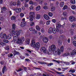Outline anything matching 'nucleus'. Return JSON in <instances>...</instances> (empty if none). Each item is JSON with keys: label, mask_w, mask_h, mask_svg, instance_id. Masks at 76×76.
Instances as JSON below:
<instances>
[{"label": "nucleus", "mask_w": 76, "mask_h": 76, "mask_svg": "<svg viewBox=\"0 0 76 76\" xmlns=\"http://www.w3.org/2000/svg\"><path fill=\"white\" fill-rule=\"evenodd\" d=\"M73 18V17L72 16H70L69 17V21H70V22H71V20H72V19H74V18Z\"/></svg>", "instance_id": "nucleus-41"}, {"label": "nucleus", "mask_w": 76, "mask_h": 76, "mask_svg": "<svg viewBox=\"0 0 76 76\" xmlns=\"http://www.w3.org/2000/svg\"><path fill=\"white\" fill-rule=\"evenodd\" d=\"M39 47H40V44L38 42H37L35 45V49L37 50H38L39 48Z\"/></svg>", "instance_id": "nucleus-6"}, {"label": "nucleus", "mask_w": 76, "mask_h": 76, "mask_svg": "<svg viewBox=\"0 0 76 76\" xmlns=\"http://www.w3.org/2000/svg\"><path fill=\"white\" fill-rule=\"evenodd\" d=\"M73 44L74 46L76 47V41H74L73 42Z\"/></svg>", "instance_id": "nucleus-58"}, {"label": "nucleus", "mask_w": 76, "mask_h": 76, "mask_svg": "<svg viewBox=\"0 0 76 76\" xmlns=\"http://www.w3.org/2000/svg\"><path fill=\"white\" fill-rule=\"evenodd\" d=\"M11 37L12 36H11V35H9L7 37V39H10Z\"/></svg>", "instance_id": "nucleus-34"}, {"label": "nucleus", "mask_w": 76, "mask_h": 76, "mask_svg": "<svg viewBox=\"0 0 76 76\" xmlns=\"http://www.w3.org/2000/svg\"><path fill=\"white\" fill-rule=\"evenodd\" d=\"M2 37L4 38V39H7V36L5 34H3L2 35Z\"/></svg>", "instance_id": "nucleus-26"}, {"label": "nucleus", "mask_w": 76, "mask_h": 76, "mask_svg": "<svg viewBox=\"0 0 76 76\" xmlns=\"http://www.w3.org/2000/svg\"><path fill=\"white\" fill-rule=\"evenodd\" d=\"M61 41H60V40H59L58 41V44L59 45H60L61 44Z\"/></svg>", "instance_id": "nucleus-63"}, {"label": "nucleus", "mask_w": 76, "mask_h": 76, "mask_svg": "<svg viewBox=\"0 0 76 76\" xmlns=\"http://www.w3.org/2000/svg\"><path fill=\"white\" fill-rule=\"evenodd\" d=\"M51 10L52 12L56 10V7L55 6H52L51 8Z\"/></svg>", "instance_id": "nucleus-21"}, {"label": "nucleus", "mask_w": 76, "mask_h": 76, "mask_svg": "<svg viewBox=\"0 0 76 76\" xmlns=\"http://www.w3.org/2000/svg\"><path fill=\"white\" fill-rule=\"evenodd\" d=\"M29 30L30 31H33L34 30V29L33 28H29Z\"/></svg>", "instance_id": "nucleus-56"}, {"label": "nucleus", "mask_w": 76, "mask_h": 76, "mask_svg": "<svg viewBox=\"0 0 76 76\" xmlns=\"http://www.w3.org/2000/svg\"><path fill=\"white\" fill-rule=\"evenodd\" d=\"M71 7L72 9H73V10H75V9H76V6L74 5H72L71 6Z\"/></svg>", "instance_id": "nucleus-28"}, {"label": "nucleus", "mask_w": 76, "mask_h": 76, "mask_svg": "<svg viewBox=\"0 0 76 76\" xmlns=\"http://www.w3.org/2000/svg\"><path fill=\"white\" fill-rule=\"evenodd\" d=\"M53 61L54 62H56V63H57L58 64H59V63H60V61H57L56 60H53Z\"/></svg>", "instance_id": "nucleus-44"}, {"label": "nucleus", "mask_w": 76, "mask_h": 76, "mask_svg": "<svg viewBox=\"0 0 76 76\" xmlns=\"http://www.w3.org/2000/svg\"><path fill=\"white\" fill-rule=\"evenodd\" d=\"M53 54L54 56H57V54H58L59 56H60V55L61 54V51L60 49H58V52L57 51H55V52L53 53Z\"/></svg>", "instance_id": "nucleus-5"}, {"label": "nucleus", "mask_w": 76, "mask_h": 76, "mask_svg": "<svg viewBox=\"0 0 76 76\" xmlns=\"http://www.w3.org/2000/svg\"><path fill=\"white\" fill-rule=\"evenodd\" d=\"M23 70V69L22 68H19L18 70L17 71L18 72H21V71H22Z\"/></svg>", "instance_id": "nucleus-46"}, {"label": "nucleus", "mask_w": 76, "mask_h": 76, "mask_svg": "<svg viewBox=\"0 0 76 76\" xmlns=\"http://www.w3.org/2000/svg\"><path fill=\"white\" fill-rule=\"evenodd\" d=\"M34 25V22H31L30 25L31 26H33Z\"/></svg>", "instance_id": "nucleus-47"}, {"label": "nucleus", "mask_w": 76, "mask_h": 76, "mask_svg": "<svg viewBox=\"0 0 76 76\" xmlns=\"http://www.w3.org/2000/svg\"><path fill=\"white\" fill-rule=\"evenodd\" d=\"M74 54H76V51L75 50H73V53H71V56H74Z\"/></svg>", "instance_id": "nucleus-20"}, {"label": "nucleus", "mask_w": 76, "mask_h": 76, "mask_svg": "<svg viewBox=\"0 0 76 76\" xmlns=\"http://www.w3.org/2000/svg\"><path fill=\"white\" fill-rule=\"evenodd\" d=\"M25 40V38L23 37H21V38L20 37H18L16 42L19 44H22L23 42H24Z\"/></svg>", "instance_id": "nucleus-1"}, {"label": "nucleus", "mask_w": 76, "mask_h": 76, "mask_svg": "<svg viewBox=\"0 0 76 76\" xmlns=\"http://www.w3.org/2000/svg\"><path fill=\"white\" fill-rule=\"evenodd\" d=\"M41 18V15L39 14H37L36 15V19H39Z\"/></svg>", "instance_id": "nucleus-22"}, {"label": "nucleus", "mask_w": 76, "mask_h": 76, "mask_svg": "<svg viewBox=\"0 0 76 76\" xmlns=\"http://www.w3.org/2000/svg\"><path fill=\"white\" fill-rule=\"evenodd\" d=\"M11 19L12 20H15L16 19V17L15 16H12L11 18Z\"/></svg>", "instance_id": "nucleus-31"}, {"label": "nucleus", "mask_w": 76, "mask_h": 76, "mask_svg": "<svg viewBox=\"0 0 76 76\" xmlns=\"http://www.w3.org/2000/svg\"><path fill=\"white\" fill-rule=\"evenodd\" d=\"M63 15L64 16H66L67 15V13L65 12H64L63 13Z\"/></svg>", "instance_id": "nucleus-59"}, {"label": "nucleus", "mask_w": 76, "mask_h": 76, "mask_svg": "<svg viewBox=\"0 0 76 76\" xmlns=\"http://www.w3.org/2000/svg\"><path fill=\"white\" fill-rule=\"evenodd\" d=\"M15 35L14 36V41H16L18 40V37L17 36L15 35Z\"/></svg>", "instance_id": "nucleus-23"}, {"label": "nucleus", "mask_w": 76, "mask_h": 76, "mask_svg": "<svg viewBox=\"0 0 76 76\" xmlns=\"http://www.w3.org/2000/svg\"><path fill=\"white\" fill-rule=\"evenodd\" d=\"M29 3L30 4H33L34 3L32 1H29Z\"/></svg>", "instance_id": "nucleus-61"}, {"label": "nucleus", "mask_w": 76, "mask_h": 76, "mask_svg": "<svg viewBox=\"0 0 76 76\" xmlns=\"http://www.w3.org/2000/svg\"><path fill=\"white\" fill-rule=\"evenodd\" d=\"M50 20H48V21L47 23H46V24L47 25H50Z\"/></svg>", "instance_id": "nucleus-64"}, {"label": "nucleus", "mask_w": 76, "mask_h": 76, "mask_svg": "<svg viewBox=\"0 0 76 76\" xmlns=\"http://www.w3.org/2000/svg\"><path fill=\"white\" fill-rule=\"evenodd\" d=\"M31 47H33L34 48H35V42L34 40H33L31 43Z\"/></svg>", "instance_id": "nucleus-12"}, {"label": "nucleus", "mask_w": 76, "mask_h": 76, "mask_svg": "<svg viewBox=\"0 0 76 76\" xmlns=\"http://www.w3.org/2000/svg\"><path fill=\"white\" fill-rule=\"evenodd\" d=\"M34 32L35 34H37V31L35 29H34L33 31Z\"/></svg>", "instance_id": "nucleus-52"}, {"label": "nucleus", "mask_w": 76, "mask_h": 76, "mask_svg": "<svg viewBox=\"0 0 76 76\" xmlns=\"http://www.w3.org/2000/svg\"><path fill=\"white\" fill-rule=\"evenodd\" d=\"M14 52L15 54V55H16V54H19V52H17L15 50H14Z\"/></svg>", "instance_id": "nucleus-51"}, {"label": "nucleus", "mask_w": 76, "mask_h": 76, "mask_svg": "<svg viewBox=\"0 0 76 76\" xmlns=\"http://www.w3.org/2000/svg\"><path fill=\"white\" fill-rule=\"evenodd\" d=\"M16 29V24H12V31L13 34H15V29Z\"/></svg>", "instance_id": "nucleus-4"}, {"label": "nucleus", "mask_w": 76, "mask_h": 76, "mask_svg": "<svg viewBox=\"0 0 76 76\" xmlns=\"http://www.w3.org/2000/svg\"><path fill=\"white\" fill-rule=\"evenodd\" d=\"M5 49L9 51V50H10V48H9V46H6V47H5Z\"/></svg>", "instance_id": "nucleus-40"}, {"label": "nucleus", "mask_w": 76, "mask_h": 76, "mask_svg": "<svg viewBox=\"0 0 76 76\" xmlns=\"http://www.w3.org/2000/svg\"><path fill=\"white\" fill-rule=\"evenodd\" d=\"M34 17H29V20L30 21H33V19Z\"/></svg>", "instance_id": "nucleus-45"}, {"label": "nucleus", "mask_w": 76, "mask_h": 76, "mask_svg": "<svg viewBox=\"0 0 76 76\" xmlns=\"http://www.w3.org/2000/svg\"><path fill=\"white\" fill-rule=\"evenodd\" d=\"M76 26V24H75V23H73L72 24V27L73 28H74L75 26Z\"/></svg>", "instance_id": "nucleus-53"}, {"label": "nucleus", "mask_w": 76, "mask_h": 76, "mask_svg": "<svg viewBox=\"0 0 76 76\" xmlns=\"http://www.w3.org/2000/svg\"><path fill=\"white\" fill-rule=\"evenodd\" d=\"M38 63L39 64H47V63L45 62H43L42 61H39Z\"/></svg>", "instance_id": "nucleus-27"}, {"label": "nucleus", "mask_w": 76, "mask_h": 76, "mask_svg": "<svg viewBox=\"0 0 76 76\" xmlns=\"http://www.w3.org/2000/svg\"><path fill=\"white\" fill-rule=\"evenodd\" d=\"M7 10V8H6V7H3L2 9H1V13H3L4 12L3 11H6Z\"/></svg>", "instance_id": "nucleus-17"}, {"label": "nucleus", "mask_w": 76, "mask_h": 76, "mask_svg": "<svg viewBox=\"0 0 76 76\" xmlns=\"http://www.w3.org/2000/svg\"><path fill=\"white\" fill-rule=\"evenodd\" d=\"M13 55L12 53H10L8 55V57H13Z\"/></svg>", "instance_id": "nucleus-36"}, {"label": "nucleus", "mask_w": 76, "mask_h": 76, "mask_svg": "<svg viewBox=\"0 0 76 76\" xmlns=\"http://www.w3.org/2000/svg\"><path fill=\"white\" fill-rule=\"evenodd\" d=\"M67 7H67V5H64L63 7V10H66V9H67Z\"/></svg>", "instance_id": "nucleus-37"}, {"label": "nucleus", "mask_w": 76, "mask_h": 76, "mask_svg": "<svg viewBox=\"0 0 76 76\" xmlns=\"http://www.w3.org/2000/svg\"><path fill=\"white\" fill-rule=\"evenodd\" d=\"M56 32H59L60 34H62L63 33V30H59V29H58L57 30H56Z\"/></svg>", "instance_id": "nucleus-25"}, {"label": "nucleus", "mask_w": 76, "mask_h": 76, "mask_svg": "<svg viewBox=\"0 0 76 76\" xmlns=\"http://www.w3.org/2000/svg\"><path fill=\"white\" fill-rule=\"evenodd\" d=\"M32 18L35 17V13L34 12H30V16Z\"/></svg>", "instance_id": "nucleus-13"}, {"label": "nucleus", "mask_w": 76, "mask_h": 76, "mask_svg": "<svg viewBox=\"0 0 76 76\" xmlns=\"http://www.w3.org/2000/svg\"><path fill=\"white\" fill-rule=\"evenodd\" d=\"M45 31V30H44V28H42L41 30V32H42V33H44Z\"/></svg>", "instance_id": "nucleus-62"}, {"label": "nucleus", "mask_w": 76, "mask_h": 76, "mask_svg": "<svg viewBox=\"0 0 76 76\" xmlns=\"http://www.w3.org/2000/svg\"><path fill=\"white\" fill-rule=\"evenodd\" d=\"M21 4V3H20V1H18L17 4V6H20Z\"/></svg>", "instance_id": "nucleus-30"}, {"label": "nucleus", "mask_w": 76, "mask_h": 76, "mask_svg": "<svg viewBox=\"0 0 76 76\" xmlns=\"http://www.w3.org/2000/svg\"><path fill=\"white\" fill-rule=\"evenodd\" d=\"M56 73L57 74H58V75H60L61 76H64V75H61V73H62V72H56Z\"/></svg>", "instance_id": "nucleus-49"}, {"label": "nucleus", "mask_w": 76, "mask_h": 76, "mask_svg": "<svg viewBox=\"0 0 76 76\" xmlns=\"http://www.w3.org/2000/svg\"><path fill=\"white\" fill-rule=\"evenodd\" d=\"M70 3L73 4H75L76 3L75 0H71L70 1Z\"/></svg>", "instance_id": "nucleus-24"}, {"label": "nucleus", "mask_w": 76, "mask_h": 76, "mask_svg": "<svg viewBox=\"0 0 76 76\" xmlns=\"http://www.w3.org/2000/svg\"><path fill=\"white\" fill-rule=\"evenodd\" d=\"M41 9V6L40 5H38L36 8V11H39Z\"/></svg>", "instance_id": "nucleus-18"}, {"label": "nucleus", "mask_w": 76, "mask_h": 76, "mask_svg": "<svg viewBox=\"0 0 76 76\" xmlns=\"http://www.w3.org/2000/svg\"><path fill=\"white\" fill-rule=\"evenodd\" d=\"M70 62H72V63H71L73 65L75 64V62H74V61H70Z\"/></svg>", "instance_id": "nucleus-60"}, {"label": "nucleus", "mask_w": 76, "mask_h": 76, "mask_svg": "<svg viewBox=\"0 0 76 76\" xmlns=\"http://www.w3.org/2000/svg\"><path fill=\"white\" fill-rule=\"evenodd\" d=\"M50 49L52 51H54L56 50L57 48H56V45H52L51 46Z\"/></svg>", "instance_id": "nucleus-7"}, {"label": "nucleus", "mask_w": 76, "mask_h": 76, "mask_svg": "<svg viewBox=\"0 0 76 76\" xmlns=\"http://www.w3.org/2000/svg\"><path fill=\"white\" fill-rule=\"evenodd\" d=\"M23 32L21 30H20L18 31H16L14 34V35H16L17 37H18L20 35V34H22Z\"/></svg>", "instance_id": "nucleus-3"}, {"label": "nucleus", "mask_w": 76, "mask_h": 76, "mask_svg": "<svg viewBox=\"0 0 76 76\" xmlns=\"http://www.w3.org/2000/svg\"><path fill=\"white\" fill-rule=\"evenodd\" d=\"M26 24V22L25 21H22L20 23V26L21 27H23V26H25Z\"/></svg>", "instance_id": "nucleus-9"}, {"label": "nucleus", "mask_w": 76, "mask_h": 76, "mask_svg": "<svg viewBox=\"0 0 76 76\" xmlns=\"http://www.w3.org/2000/svg\"><path fill=\"white\" fill-rule=\"evenodd\" d=\"M69 72H71V73H75V69H71L69 71Z\"/></svg>", "instance_id": "nucleus-32"}, {"label": "nucleus", "mask_w": 76, "mask_h": 76, "mask_svg": "<svg viewBox=\"0 0 76 76\" xmlns=\"http://www.w3.org/2000/svg\"><path fill=\"white\" fill-rule=\"evenodd\" d=\"M48 32L49 34H51L52 32L53 34L56 33V28H50L48 30Z\"/></svg>", "instance_id": "nucleus-2"}, {"label": "nucleus", "mask_w": 76, "mask_h": 76, "mask_svg": "<svg viewBox=\"0 0 76 76\" xmlns=\"http://www.w3.org/2000/svg\"><path fill=\"white\" fill-rule=\"evenodd\" d=\"M0 20H1V21H3L4 20V18H3V17H1L0 18Z\"/></svg>", "instance_id": "nucleus-57"}, {"label": "nucleus", "mask_w": 76, "mask_h": 76, "mask_svg": "<svg viewBox=\"0 0 76 76\" xmlns=\"http://www.w3.org/2000/svg\"><path fill=\"white\" fill-rule=\"evenodd\" d=\"M64 50V47L63 46H62L61 48V52L63 51V50Z\"/></svg>", "instance_id": "nucleus-50"}, {"label": "nucleus", "mask_w": 76, "mask_h": 76, "mask_svg": "<svg viewBox=\"0 0 76 76\" xmlns=\"http://www.w3.org/2000/svg\"><path fill=\"white\" fill-rule=\"evenodd\" d=\"M20 17H23L24 16V14L21 13L20 14Z\"/></svg>", "instance_id": "nucleus-54"}, {"label": "nucleus", "mask_w": 76, "mask_h": 76, "mask_svg": "<svg viewBox=\"0 0 76 76\" xmlns=\"http://www.w3.org/2000/svg\"><path fill=\"white\" fill-rule=\"evenodd\" d=\"M48 15L49 16H50V17H52L53 16V13H52V12H49L48 13Z\"/></svg>", "instance_id": "nucleus-39"}, {"label": "nucleus", "mask_w": 76, "mask_h": 76, "mask_svg": "<svg viewBox=\"0 0 76 76\" xmlns=\"http://www.w3.org/2000/svg\"><path fill=\"white\" fill-rule=\"evenodd\" d=\"M25 42L26 44H30V40L29 39H27L26 40Z\"/></svg>", "instance_id": "nucleus-19"}, {"label": "nucleus", "mask_w": 76, "mask_h": 76, "mask_svg": "<svg viewBox=\"0 0 76 76\" xmlns=\"http://www.w3.org/2000/svg\"><path fill=\"white\" fill-rule=\"evenodd\" d=\"M22 10H21V8H19L18 9V8H15V12L16 13H20L21 11Z\"/></svg>", "instance_id": "nucleus-10"}, {"label": "nucleus", "mask_w": 76, "mask_h": 76, "mask_svg": "<svg viewBox=\"0 0 76 76\" xmlns=\"http://www.w3.org/2000/svg\"><path fill=\"white\" fill-rule=\"evenodd\" d=\"M64 4V2H61L60 4V6L61 7H63Z\"/></svg>", "instance_id": "nucleus-33"}, {"label": "nucleus", "mask_w": 76, "mask_h": 76, "mask_svg": "<svg viewBox=\"0 0 76 76\" xmlns=\"http://www.w3.org/2000/svg\"><path fill=\"white\" fill-rule=\"evenodd\" d=\"M43 40L45 43H47L48 41V39L47 37H45L43 38Z\"/></svg>", "instance_id": "nucleus-11"}, {"label": "nucleus", "mask_w": 76, "mask_h": 76, "mask_svg": "<svg viewBox=\"0 0 76 76\" xmlns=\"http://www.w3.org/2000/svg\"><path fill=\"white\" fill-rule=\"evenodd\" d=\"M44 18H45V19H46V20H49V19H50V17H49V16L46 14L44 15Z\"/></svg>", "instance_id": "nucleus-15"}, {"label": "nucleus", "mask_w": 76, "mask_h": 76, "mask_svg": "<svg viewBox=\"0 0 76 76\" xmlns=\"http://www.w3.org/2000/svg\"><path fill=\"white\" fill-rule=\"evenodd\" d=\"M73 18H74V19H73ZM73 19H72V20H71V22H73V21H76V18H75V17H73Z\"/></svg>", "instance_id": "nucleus-42"}, {"label": "nucleus", "mask_w": 76, "mask_h": 76, "mask_svg": "<svg viewBox=\"0 0 76 76\" xmlns=\"http://www.w3.org/2000/svg\"><path fill=\"white\" fill-rule=\"evenodd\" d=\"M36 28L37 31H40V29H41L39 26L38 25L36 26Z\"/></svg>", "instance_id": "nucleus-29"}, {"label": "nucleus", "mask_w": 76, "mask_h": 76, "mask_svg": "<svg viewBox=\"0 0 76 76\" xmlns=\"http://www.w3.org/2000/svg\"><path fill=\"white\" fill-rule=\"evenodd\" d=\"M41 50L42 52H43L44 53H46V49H45V48L44 47L42 48Z\"/></svg>", "instance_id": "nucleus-14"}, {"label": "nucleus", "mask_w": 76, "mask_h": 76, "mask_svg": "<svg viewBox=\"0 0 76 76\" xmlns=\"http://www.w3.org/2000/svg\"><path fill=\"white\" fill-rule=\"evenodd\" d=\"M65 25V23L63 25H62V26L59 23H58V24H57V26H56V30L58 29H60V28L61 26H62V27H63L64 28V25Z\"/></svg>", "instance_id": "nucleus-8"}, {"label": "nucleus", "mask_w": 76, "mask_h": 76, "mask_svg": "<svg viewBox=\"0 0 76 76\" xmlns=\"http://www.w3.org/2000/svg\"><path fill=\"white\" fill-rule=\"evenodd\" d=\"M70 55V53H69L68 52L64 54V56H69Z\"/></svg>", "instance_id": "nucleus-35"}, {"label": "nucleus", "mask_w": 76, "mask_h": 76, "mask_svg": "<svg viewBox=\"0 0 76 76\" xmlns=\"http://www.w3.org/2000/svg\"><path fill=\"white\" fill-rule=\"evenodd\" d=\"M3 42H5V43H9V41L6 39H4L3 40Z\"/></svg>", "instance_id": "nucleus-43"}, {"label": "nucleus", "mask_w": 76, "mask_h": 76, "mask_svg": "<svg viewBox=\"0 0 76 76\" xmlns=\"http://www.w3.org/2000/svg\"><path fill=\"white\" fill-rule=\"evenodd\" d=\"M24 7H26V8L28 7V4H27L26 2L25 3Z\"/></svg>", "instance_id": "nucleus-38"}, {"label": "nucleus", "mask_w": 76, "mask_h": 76, "mask_svg": "<svg viewBox=\"0 0 76 76\" xmlns=\"http://www.w3.org/2000/svg\"><path fill=\"white\" fill-rule=\"evenodd\" d=\"M43 9L45 10H47V9H48V7L47 6H45L43 7Z\"/></svg>", "instance_id": "nucleus-55"}, {"label": "nucleus", "mask_w": 76, "mask_h": 76, "mask_svg": "<svg viewBox=\"0 0 76 76\" xmlns=\"http://www.w3.org/2000/svg\"><path fill=\"white\" fill-rule=\"evenodd\" d=\"M7 71V69H6V66H4L2 69V72L3 74L4 73V72Z\"/></svg>", "instance_id": "nucleus-16"}, {"label": "nucleus", "mask_w": 76, "mask_h": 76, "mask_svg": "<svg viewBox=\"0 0 76 76\" xmlns=\"http://www.w3.org/2000/svg\"><path fill=\"white\" fill-rule=\"evenodd\" d=\"M53 63H50L49 64H48V66H52V65H53Z\"/></svg>", "instance_id": "nucleus-48"}]
</instances>
